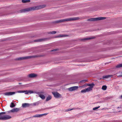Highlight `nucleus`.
I'll list each match as a JSON object with an SVG mask.
<instances>
[{
    "label": "nucleus",
    "instance_id": "obj_22",
    "mask_svg": "<svg viewBox=\"0 0 122 122\" xmlns=\"http://www.w3.org/2000/svg\"><path fill=\"white\" fill-rule=\"evenodd\" d=\"M67 35H59L58 36V37H66L67 36Z\"/></svg>",
    "mask_w": 122,
    "mask_h": 122
},
{
    "label": "nucleus",
    "instance_id": "obj_39",
    "mask_svg": "<svg viewBox=\"0 0 122 122\" xmlns=\"http://www.w3.org/2000/svg\"><path fill=\"white\" fill-rule=\"evenodd\" d=\"M119 107H118V108H119Z\"/></svg>",
    "mask_w": 122,
    "mask_h": 122
},
{
    "label": "nucleus",
    "instance_id": "obj_11",
    "mask_svg": "<svg viewBox=\"0 0 122 122\" xmlns=\"http://www.w3.org/2000/svg\"><path fill=\"white\" fill-rule=\"evenodd\" d=\"M42 102L41 101H39L36 102H34L32 103L31 104L32 105L34 106H37L39 104H41Z\"/></svg>",
    "mask_w": 122,
    "mask_h": 122
},
{
    "label": "nucleus",
    "instance_id": "obj_14",
    "mask_svg": "<svg viewBox=\"0 0 122 122\" xmlns=\"http://www.w3.org/2000/svg\"><path fill=\"white\" fill-rule=\"evenodd\" d=\"M30 104L27 103H23L22 104V107H29L30 106Z\"/></svg>",
    "mask_w": 122,
    "mask_h": 122
},
{
    "label": "nucleus",
    "instance_id": "obj_26",
    "mask_svg": "<svg viewBox=\"0 0 122 122\" xmlns=\"http://www.w3.org/2000/svg\"><path fill=\"white\" fill-rule=\"evenodd\" d=\"M11 105H10V107H13L15 106V105L14 104V103L13 102H12L11 103Z\"/></svg>",
    "mask_w": 122,
    "mask_h": 122
},
{
    "label": "nucleus",
    "instance_id": "obj_34",
    "mask_svg": "<svg viewBox=\"0 0 122 122\" xmlns=\"http://www.w3.org/2000/svg\"><path fill=\"white\" fill-rule=\"evenodd\" d=\"M57 50V49H54V50H52V51H56Z\"/></svg>",
    "mask_w": 122,
    "mask_h": 122
},
{
    "label": "nucleus",
    "instance_id": "obj_24",
    "mask_svg": "<svg viewBox=\"0 0 122 122\" xmlns=\"http://www.w3.org/2000/svg\"><path fill=\"white\" fill-rule=\"evenodd\" d=\"M56 33V31H50L48 32V33L49 34H55Z\"/></svg>",
    "mask_w": 122,
    "mask_h": 122
},
{
    "label": "nucleus",
    "instance_id": "obj_41",
    "mask_svg": "<svg viewBox=\"0 0 122 122\" xmlns=\"http://www.w3.org/2000/svg\"><path fill=\"white\" fill-rule=\"evenodd\" d=\"M121 73L122 74V72H121Z\"/></svg>",
    "mask_w": 122,
    "mask_h": 122
},
{
    "label": "nucleus",
    "instance_id": "obj_9",
    "mask_svg": "<svg viewBox=\"0 0 122 122\" xmlns=\"http://www.w3.org/2000/svg\"><path fill=\"white\" fill-rule=\"evenodd\" d=\"M15 93V92H6L4 93V94L5 96H9L14 94Z\"/></svg>",
    "mask_w": 122,
    "mask_h": 122
},
{
    "label": "nucleus",
    "instance_id": "obj_12",
    "mask_svg": "<svg viewBox=\"0 0 122 122\" xmlns=\"http://www.w3.org/2000/svg\"><path fill=\"white\" fill-rule=\"evenodd\" d=\"M24 92L25 93V94H29L33 93V91L30 90L23 91V93Z\"/></svg>",
    "mask_w": 122,
    "mask_h": 122
},
{
    "label": "nucleus",
    "instance_id": "obj_16",
    "mask_svg": "<svg viewBox=\"0 0 122 122\" xmlns=\"http://www.w3.org/2000/svg\"><path fill=\"white\" fill-rule=\"evenodd\" d=\"M52 98V97L51 96L49 95H48V97H47L46 99V101H48L51 99Z\"/></svg>",
    "mask_w": 122,
    "mask_h": 122
},
{
    "label": "nucleus",
    "instance_id": "obj_19",
    "mask_svg": "<svg viewBox=\"0 0 122 122\" xmlns=\"http://www.w3.org/2000/svg\"><path fill=\"white\" fill-rule=\"evenodd\" d=\"M22 1L23 3L29 2L30 1V0H22Z\"/></svg>",
    "mask_w": 122,
    "mask_h": 122
},
{
    "label": "nucleus",
    "instance_id": "obj_21",
    "mask_svg": "<svg viewBox=\"0 0 122 122\" xmlns=\"http://www.w3.org/2000/svg\"><path fill=\"white\" fill-rule=\"evenodd\" d=\"M107 88V86L105 85L103 86L102 88V89L104 90H106Z\"/></svg>",
    "mask_w": 122,
    "mask_h": 122
},
{
    "label": "nucleus",
    "instance_id": "obj_2",
    "mask_svg": "<svg viewBox=\"0 0 122 122\" xmlns=\"http://www.w3.org/2000/svg\"><path fill=\"white\" fill-rule=\"evenodd\" d=\"M79 18L78 17H74L73 18H70L64 19L61 20L55 21L54 22L55 23H58L62 22L64 21L75 20H78Z\"/></svg>",
    "mask_w": 122,
    "mask_h": 122
},
{
    "label": "nucleus",
    "instance_id": "obj_29",
    "mask_svg": "<svg viewBox=\"0 0 122 122\" xmlns=\"http://www.w3.org/2000/svg\"><path fill=\"white\" fill-rule=\"evenodd\" d=\"M74 109V108L69 109L66 110L65 111L66 112H68Z\"/></svg>",
    "mask_w": 122,
    "mask_h": 122
},
{
    "label": "nucleus",
    "instance_id": "obj_36",
    "mask_svg": "<svg viewBox=\"0 0 122 122\" xmlns=\"http://www.w3.org/2000/svg\"><path fill=\"white\" fill-rule=\"evenodd\" d=\"M84 86V85H83V86H82L81 87Z\"/></svg>",
    "mask_w": 122,
    "mask_h": 122
},
{
    "label": "nucleus",
    "instance_id": "obj_1",
    "mask_svg": "<svg viewBox=\"0 0 122 122\" xmlns=\"http://www.w3.org/2000/svg\"><path fill=\"white\" fill-rule=\"evenodd\" d=\"M45 5H41L35 7H32L22 10H20L21 12H23L26 11H30L32 10H34L39 9H41L44 7Z\"/></svg>",
    "mask_w": 122,
    "mask_h": 122
},
{
    "label": "nucleus",
    "instance_id": "obj_3",
    "mask_svg": "<svg viewBox=\"0 0 122 122\" xmlns=\"http://www.w3.org/2000/svg\"><path fill=\"white\" fill-rule=\"evenodd\" d=\"M5 114V112H0V120H6L10 119L11 118V116L9 115L1 116V115Z\"/></svg>",
    "mask_w": 122,
    "mask_h": 122
},
{
    "label": "nucleus",
    "instance_id": "obj_37",
    "mask_svg": "<svg viewBox=\"0 0 122 122\" xmlns=\"http://www.w3.org/2000/svg\"><path fill=\"white\" fill-rule=\"evenodd\" d=\"M8 112H9H9H10V111H8Z\"/></svg>",
    "mask_w": 122,
    "mask_h": 122
},
{
    "label": "nucleus",
    "instance_id": "obj_40",
    "mask_svg": "<svg viewBox=\"0 0 122 122\" xmlns=\"http://www.w3.org/2000/svg\"><path fill=\"white\" fill-rule=\"evenodd\" d=\"M19 84H20L21 83H19Z\"/></svg>",
    "mask_w": 122,
    "mask_h": 122
},
{
    "label": "nucleus",
    "instance_id": "obj_4",
    "mask_svg": "<svg viewBox=\"0 0 122 122\" xmlns=\"http://www.w3.org/2000/svg\"><path fill=\"white\" fill-rule=\"evenodd\" d=\"M38 56H25L22 57H20L16 58L15 60H23L27 59H30L32 58L37 57Z\"/></svg>",
    "mask_w": 122,
    "mask_h": 122
},
{
    "label": "nucleus",
    "instance_id": "obj_30",
    "mask_svg": "<svg viewBox=\"0 0 122 122\" xmlns=\"http://www.w3.org/2000/svg\"><path fill=\"white\" fill-rule=\"evenodd\" d=\"M87 81V80H81L80 81V82L81 83H82V82H85Z\"/></svg>",
    "mask_w": 122,
    "mask_h": 122
},
{
    "label": "nucleus",
    "instance_id": "obj_6",
    "mask_svg": "<svg viewBox=\"0 0 122 122\" xmlns=\"http://www.w3.org/2000/svg\"><path fill=\"white\" fill-rule=\"evenodd\" d=\"M52 93L54 97L56 98H59L61 96V95L57 92H53Z\"/></svg>",
    "mask_w": 122,
    "mask_h": 122
},
{
    "label": "nucleus",
    "instance_id": "obj_17",
    "mask_svg": "<svg viewBox=\"0 0 122 122\" xmlns=\"http://www.w3.org/2000/svg\"><path fill=\"white\" fill-rule=\"evenodd\" d=\"M39 96L42 99H44L45 98V96L43 94H40L39 95Z\"/></svg>",
    "mask_w": 122,
    "mask_h": 122
},
{
    "label": "nucleus",
    "instance_id": "obj_33",
    "mask_svg": "<svg viewBox=\"0 0 122 122\" xmlns=\"http://www.w3.org/2000/svg\"><path fill=\"white\" fill-rule=\"evenodd\" d=\"M53 107H47V108H46L44 109L45 110V109H51V108H52Z\"/></svg>",
    "mask_w": 122,
    "mask_h": 122
},
{
    "label": "nucleus",
    "instance_id": "obj_18",
    "mask_svg": "<svg viewBox=\"0 0 122 122\" xmlns=\"http://www.w3.org/2000/svg\"><path fill=\"white\" fill-rule=\"evenodd\" d=\"M111 76H112L110 75H109L104 76H103V79H104V78H107L111 77Z\"/></svg>",
    "mask_w": 122,
    "mask_h": 122
},
{
    "label": "nucleus",
    "instance_id": "obj_32",
    "mask_svg": "<svg viewBox=\"0 0 122 122\" xmlns=\"http://www.w3.org/2000/svg\"><path fill=\"white\" fill-rule=\"evenodd\" d=\"M48 113H44L42 114H40V115H41V117H42L43 116H45L47 115Z\"/></svg>",
    "mask_w": 122,
    "mask_h": 122
},
{
    "label": "nucleus",
    "instance_id": "obj_8",
    "mask_svg": "<svg viewBox=\"0 0 122 122\" xmlns=\"http://www.w3.org/2000/svg\"><path fill=\"white\" fill-rule=\"evenodd\" d=\"M92 90V87H89L87 88L82 90L81 91V93H85L86 92H89Z\"/></svg>",
    "mask_w": 122,
    "mask_h": 122
},
{
    "label": "nucleus",
    "instance_id": "obj_31",
    "mask_svg": "<svg viewBox=\"0 0 122 122\" xmlns=\"http://www.w3.org/2000/svg\"><path fill=\"white\" fill-rule=\"evenodd\" d=\"M23 91H18L17 92H15V93H23Z\"/></svg>",
    "mask_w": 122,
    "mask_h": 122
},
{
    "label": "nucleus",
    "instance_id": "obj_27",
    "mask_svg": "<svg viewBox=\"0 0 122 122\" xmlns=\"http://www.w3.org/2000/svg\"><path fill=\"white\" fill-rule=\"evenodd\" d=\"M41 115L40 114H36L34 115L33 116V117H41Z\"/></svg>",
    "mask_w": 122,
    "mask_h": 122
},
{
    "label": "nucleus",
    "instance_id": "obj_20",
    "mask_svg": "<svg viewBox=\"0 0 122 122\" xmlns=\"http://www.w3.org/2000/svg\"><path fill=\"white\" fill-rule=\"evenodd\" d=\"M116 67L117 68L122 67V63L117 65L116 66Z\"/></svg>",
    "mask_w": 122,
    "mask_h": 122
},
{
    "label": "nucleus",
    "instance_id": "obj_25",
    "mask_svg": "<svg viewBox=\"0 0 122 122\" xmlns=\"http://www.w3.org/2000/svg\"><path fill=\"white\" fill-rule=\"evenodd\" d=\"M88 85L89 86H90V87H92V88L93 87V86L94 85V84L93 83L92 84H89Z\"/></svg>",
    "mask_w": 122,
    "mask_h": 122
},
{
    "label": "nucleus",
    "instance_id": "obj_23",
    "mask_svg": "<svg viewBox=\"0 0 122 122\" xmlns=\"http://www.w3.org/2000/svg\"><path fill=\"white\" fill-rule=\"evenodd\" d=\"M43 39H39L35 41V42H41L43 41Z\"/></svg>",
    "mask_w": 122,
    "mask_h": 122
},
{
    "label": "nucleus",
    "instance_id": "obj_7",
    "mask_svg": "<svg viewBox=\"0 0 122 122\" xmlns=\"http://www.w3.org/2000/svg\"><path fill=\"white\" fill-rule=\"evenodd\" d=\"M78 88V86H74L68 88V90L70 91H72L77 89Z\"/></svg>",
    "mask_w": 122,
    "mask_h": 122
},
{
    "label": "nucleus",
    "instance_id": "obj_5",
    "mask_svg": "<svg viewBox=\"0 0 122 122\" xmlns=\"http://www.w3.org/2000/svg\"><path fill=\"white\" fill-rule=\"evenodd\" d=\"M105 17H99L96 18H92L87 20V21H94L102 20L106 19Z\"/></svg>",
    "mask_w": 122,
    "mask_h": 122
},
{
    "label": "nucleus",
    "instance_id": "obj_15",
    "mask_svg": "<svg viewBox=\"0 0 122 122\" xmlns=\"http://www.w3.org/2000/svg\"><path fill=\"white\" fill-rule=\"evenodd\" d=\"M95 38L94 37H88L87 38H85L83 39L82 40V41H84L85 40H90L92 39H94Z\"/></svg>",
    "mask_w": 122,
    "mask_h": 122
},
{
    "label": "nucleus",
    "instance_id": "obj_13",
    "mask_svg": "<svg viewBox=\"0 0 122 122\" xmlns=\"http://www.w3.org/2000/svg\"><path fill=\"white\" fill-rule=\"evenodd\" d=\"M20 110V109L19 108H16L11 110L10 111L12 112H17L19 111Z\"/></svg>",
    "mask_w": 122,
    "mask_h": 122
},
{
    "label": "nucleus",
    "instance_id": "obj_28",
    "mask_svg": "<svg viewBox=\"0 0 122 122\" xmlns=\"http://www.w3.org/2000/svg\"><path fill=\"white\" fill-rule=\"evenodd\" d=\"M100 107V106H98L97 107H95L93 108V110H96L98 108H99Z\"/></svg>",
    "mask_w": 122,
    "mask_h": 122
},
{
    "label": "nucleus",
    "instance_id": "obj_38",
    "mask_svg": "<svg viewBox=\"0 0 122 122\" xmlns=\"http://www.w3.org/2000/svg\"><path fill=\"white\" fill-rule=\"evenodd\" d=\"M121 97L122 98V95H121Z\"/></svg>",
    "mask_w": 122,
    "mask_h": 122
},
{
    "label": "nucleus",
    "instance_id": "obj_10",
    "mask_svg": "<svg viewBox=\"0 0 122 122\" xmlns=\"http://www.w3.org/2000/svg\"><path fill=\"white\" fill-rule=\"evenodd\" d=\"M37 75L34 73H31L27 75V77L29 78H33L37 76Z\"/></svg>",
    "mask_w": 122,
    "mask_h": 122
},
{
    "label": "nucleus",
    "instance_id": "obj_35",
    "mask_svg": "<svg viewBox=\"0 0 122 122\" xmlns=\"http://www.w3.org/2000/svg\"><path fill=\"white\" fill-rule=\"evenodd\" d=\"M118 77H122V75H118L117 76Z\"/></svg>",
    "mask_w": 122,
    "mask_h": 122
}]
</instances>
